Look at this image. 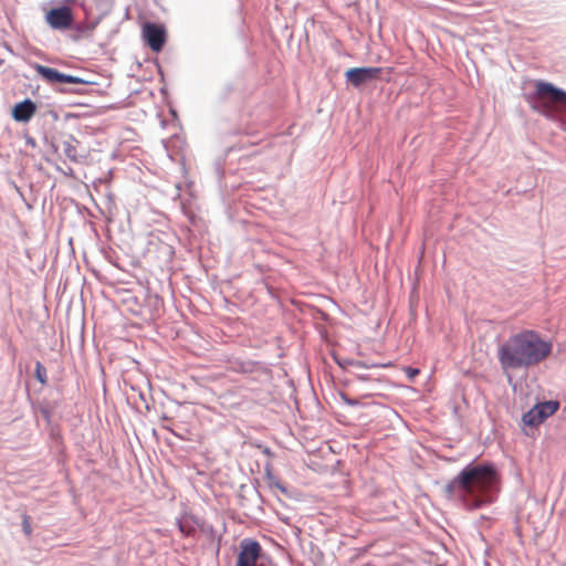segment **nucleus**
Listing matches in <instances>:
<instances>
[{
	"label": "nucleus",
	"instance_id": "2",
	"mask_svg": "<svg viewBox=\"0 0 566 566\" xmlns=\"http://www.w3.org/2000/svg\"><path fill=\"white\" fill-rule=\"evenodd\" d=\"M553 352V343L537 332L524 329L511 336L497 353L503 369L528 368L539 365Z\"/></svg>",
	"mask_w": 566,
	"mask_h": 566
},
{
	"label": "nucleus",
	"instance_id": "5",
	"mask_svg": "<svg viewBox=\"0 0 566 566\" xmlns=\"http://www.w3.org/2000/svg\"><path fill=\"white\" fill-rule=\"evenodd\" d=\"M45 20L52 29H69L73 23L72 9L66 6L53 8L46 13Z\"/></svg>",
	"mask_w": 566,
	"mask_h": 566
},
{
	"label": "nucleus",
	"instance_id": "11",
	"mask_svg": "<svg viewBox=\"0 0 566 566\" xmlns=\"http://www.w3.org/2000/svg\"><path fill=\"white\" fill-rule=\"evenodd\" d=\"M538 417L537 409L533 407L523 416V422L527 426H538L542 423Z\"/></svg>",
	"mask_w": 566,
	"mask_h": 566
},
{
	"label": "nucleus",
	"instance_id": "10",
	"mask_svg": "<svg viewBox=\"0 0 566 566\" xmlns=\"http://www.w3.org/2000/svg\"><path fill=\"white\" fill-rule=\"evenodd\" d=\"M537 409V413L539 415V420L543 422L545 419H547L549 416H553L559 408V402L549 400L539 402L534 406Z\"/></svg>",
	"mask_w": 566,
	"mask_h": 566
},
{
	"label": "nucleus",
	"instance_id": "9",
	"mask_svg": "<svg viewBox=\"0 0 566 566\" xmlns=\"http://www.w3.org/2000/svg\"><path fill=\"white\" fill-rule=\"evenodd\" d=\"M36 112V106L31 99L15 104L12 116L17 122H29Z\"/></svg>",
	"mask_w": 566,
	"mask_h": 566
},
{
	"label": "nucleus",
	"instance_id": "15",
	"mask_svg": "<svg viewBox=\"0 0 566 566\" xmlns=\"http://www.w3.org/2000/svg\"><path fill=\"white\" fill-rule=\"evenodd\" d=\"M22 528L27 536H30L32 534L30 517L28 515H23Z\"/></svg>",
	"mask_w": 566,
	"mask_h": 566
},
{
	"label": "nucleus",
	"instance_id": "8",
	"mask_svg": "<svg viewBox=\"0 0 566 566\" xmlns=\"http://www.w3.org/2000/svg\"><path fill=\"white\" fill-rule=\"evenodd\" d=\"M381 73L380 67H354L349 69L346 73V80L354 86L358 87L359 85L377 78Z\"/></svg>",
	"mask_w": 566,
	"mask_h": 566
},
{
	"label": "nucleus",
	"instance_id": "13",
	"mask_svg": "<svg viewBox=\"0 0 566 566\" xmlns=\"http://www.w3.org/2000/svg\"><path fill=\"white\" fill-rule=\"evenodd\" d=\"M35 377L42 385L46 382V369L40 361L35 364Z\"/></svg>",
	"mask_w": 566,
	"mask_h": 566
},
{
	"label": "nucleus",
	"instance_id": "7",
	"mask_svg": "<svg viewBox=\"0 0 566 566\" xmlns=\"http://www.w3.org/2000/svg\"><path fill=\"white\" fill-rule=\"evenodd\" d=\"M143 35L153 51L159 52L163 49L166 41V33L163 27L155 23H146L143 28Z\"/></svg>",
	"mask_w": 566,
	"mask_h": 566
},
{
	"label": "nucleus",
	"instance_id": "1",
	"mask_svg": "<svg viewBox=\"0 0 566 566\" xmlns=\"http://www.w3.org/2000/svg\"><path fill=\"white\" fill-rule=\"evenodd\" d=\"M500 474L493 464L467 465L446 488L451 496L460 494L471 509H479L494 501L499 491Z\"/></svg>",
	"mask_w": 566,
	"mask_h": 566
},
{
	"label": "nucleus",
	"instance_id": "12",
	"mask_svg": "<svg viewBox=\"0 0 566 566\" xmlns=\"http://www.w3.org/2000/svg\"><path fill=\"white\" fill-rule=\"evenodd\" d=\"M63 150L67 158L76 161L78 158L76 146L72 142H64Z\"/></svg>",
	"mask_w": 566,
	"mask_h": 566
},
{
	"label": "nucleus",
	"instance_id": "14",
	"mask_svg": "<svg viewBox=\"0 0 566 566\" xmlns=\"http://www.w3.org/2000/svg\"><path fill=\"white\" fill-rule=\"evenodd\" d=\"M403 371L407 375V377L409 378V380H411V381L420 374V369L409 367V366L405 367Z\"/></svg>",
	"mask_w": 566,
	"mask_h": 566
},
{
	"label": "nucleus",
	"instance_id": "6",
	"mask_svg": "<svg viewBox=\"0 0 566 566\" xmlns=\"http://www.w3.org/2000/svg\"><path fill=\"white\" fill-rule=\"evenodd\" d=\"M35 71L39 75H41L49 83H72V84H88V81H85L81 77L67 75L59 72L55 69L44 66L41 64L35 65Z\"/></svg>",
	"mask_w": 566,
	"mask_h": 566
},
{
	"label": "nucleus",
	"instance_id": "4",
	"mask_svg": "<svg viewBox=\"0 0 566 566\" xmlns=\"http://www.w3.org/2000/svg\"><path fill=\"white\" fill-rule=\"evenodd\" d=\"M261 554L262 547L260 543L255 539L245 538L240 543L235 566H256Z\"/></svg>",
	"mask_w": 566,
	"mask_h": 566
},
{
	"label": "nucleus",
	"instance_id": "17",
	"mask_svg": "<svg viewBox=\"0 0 566 566\" xmlns=\"http://www.w3.org/2000/svg\"><path fill=\"white\" fill-rule=\"evenodd\" d=\"M354 366H356V367H366V365H364V364H363V363H360V361H356V363L354 364Z\"/></svg>",
	"mask_w": 566,
	"mask_h": 566
},
{
	"label": "nucleus",
	"instance_id": "16",
	"mask_svg": "<svg viewBox=\"0 0 566 566\" xmlns=\"http://www.w3.org/2000/svg\"><path fill=\"white\" fill-rule=\"evenodd\" d=\"M343 400L347 403V405H350V406H356L358 402L357 400H354V399H349L347 398L346 396H343Z\"/></svg>",
	"mask_w": 566,
	"mask_h": 566
},
{
	"label": "nucleus",
	"instance_id": "3",
	"mask_svg": "<svg viewBox=\"0 0 566 566\" xmlns=\"http://www.w3.org/2000/svg\"><path fill=\"white\" fill-rule=\"evenodd\" d=\"M538 106L535 108L548 118L566 113V92L547 82L536 83Z\"/></svg>",
	"mask_w": 566,
	"mask_h": 566
}]
</instances>
